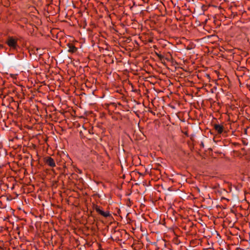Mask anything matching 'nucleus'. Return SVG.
Wrapping results in <instances>:
<instances>
[{
    "label": "nucleus",
    "mask_w": 250,
    "mask_h": 250,
    "mask_svg": "<svg viewBox=\"0 0 250 250\" xmlns=\"http://www.w3.org/2000/svg\"><path fill=\"white\" fill-rule=\"evenodd\" d=\"M6 43L12 51L17 50L18 48H19L18 44V39L14 38L13 37H8L6 41Z\"/></svg>",
    "instance_id": "1"
},
{
    "label": "nucleus",
    "mask_w": 250,
    "mask_h": 250,
    "mask_svg": "<svg viewBox=\"0 0 250 250\" xmlns=\"http://www.w3.org/2000/svg\"><path fill=\"white\" fill-rule=\"evenodd\" d=\"M94 209L95 211L100 214L101 215L104 217H111V214L110 213L109 211H104L102 210V208L98 205H95L94 207Z\"/></svg>",
    "instance_id": "2"
},
{
    "label": "nucleus",
    "mask_w": 250,
    "mask_h": 250,
    "mask_svg": "<svg viewBox=\"0 0 250 250\" xmlns=\"http://www.w3.org/2000/svg\"><path fill=\"white\" fill-rule=\"evenodd\" d=\"M213 128L218 134H222L223 133H226L227 132L225 130L224 126L221 124H214Z\"/></svg>",
    "instance_id": "3"
},
{
    "label": "nucleus",
    "mask_w": 250,
    "mask_h": 250,
    "mask_svg": "<svg viewBox=\"0 0 250 250\" xmlns=\"http://www.w3.org/2000/svg\"><path fill=\"white\" fill-rule=\"evenodd\" d=\"M44 163L51 167H54L56 166V164L54 160L50 156H47L43 159Z\"/></svg>",
    "instance_id": "4"
},
{
    "label": "nucleus",
    "mask_w": 250,
    "mask_h": 250,
    "mask_svg": "<svg viewBox=\"0 0 250 250\" xmlns=\"http://www.w3.org/2000/svg\"><path fill=\"white\" fill-rule=\"evenodd\" d=\"M67 46L68 47V51L71 53H76L78 51V48L76 47L72 43H68L67 44Z\"/></svg>",
    "instance_id": "5"
},
{
    "label": "nucleus",
    "mask_w": 250,
    "mask_h": 250,
    "mask_svg": "<svg viewBox=\"0 0 250 250\" xmlns=\"http://www.w3.org/2000/svg\"><path fill=\"white\" fill-rule=\"evenodd\" d=\"M156 55L158 57V58L160 60H162L164 58V56L161 54L156 52Z\"/></svg>",
    "instance_id": "6"
},
{
    "label": "nucleus",
    "mask_w": 250,
    "mask_h": 250,
    "mask_svg": "<svg viewBox=\"0 0 250 250\" xmlns=\"http://www.w3.org/2000/svg\"><path fill=\"white\" fill-rule=\"evenodd\" d=\"M247 87L249 89V90L250 91V85H247Z\"/></svg>",
    "instance_id": "7"
},
{
    "label": "nucleus",
    "mask_w": 250,
    "mask_h": 250,
    "mask_svg": "<svg viewBox=\"0 0 250 250\" xmlns=\"http://www.w3.org/2000/svg\"><path fill=\"white\" fill-rule=\"evenodd\" d=\"M78 172L79 173H81L82 171H81V170L80 169H78Z\"/></svg>",
    "instance_id": "8"
},
{
    "label": "nucleus",
    "mask_w": 250,
    "mask_h": 250,
    "mask_svg": "<svg viewBox=\"0 0 250 250\" xmlns=\"http://www.w3.org/2000/svg\"><path fill=\"white\" fill-rule=\"evenodd\" d=\"M207 76L208 78H210L209 75H208V74H207Z\"/></svg>",
    "instance_id": "9"
},
{
    "label": "nucleus",
    "mask_w": 250,
    "mask_h": 250,
    "mask_svg": "<svg viewBox=\"0 0 250 250\" xmlns=\"http://www.w3.org/2000/svg\"><path fill=\"white\" fill-rule=\"evenodd\" d=\"M185 134H186V135H187V136L188 135V133H187V132H186V133H185Z\"/></svg>",
    "instance_id": "10"
}]
</instances>
